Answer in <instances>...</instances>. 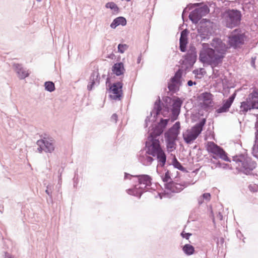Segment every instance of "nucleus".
I'll return each instance as SVG.
<instances>
[{"instance_id": "1", "label": "nucleus", "mask_w": 258, "mask_h": 258, "mask_svg": "<svg viewBox=\"0 0 258 258\" xmlns=\"http://www.w3.org/2000/svg\"><path fill=\"white\" fill-rule=\"evenodd\" d=\"M202 48L199 52V60L201 63L214 67L222 64L228 47L219 37H214L210 44L202 43Z\"/></svg>"}, {"instance_id": "2", "label": "nucleus", "mask_w": 258, "mask_h": 258, "mask_svg": "<svg viewBox=\"0 0 258 258\" xmlns=\"http://www.w3.org/2000/svg\"><path fill=\"white\" fill-rule=\"evenodd\" d=\"M175 99L172 98V103L171 106L166 105L165 107V110L169 112L171 111L169 117L167 118H161L159 121L156 123V122L151 120L152 123L148 128V136L147 141L154 142V140H159L157 137L162 135L166 128L169 122L172 123L178 119V116L180 113V109L183 104V99L182 98L175 97Z\"/></svg>"}, {"instance_id": "3", "label": "nucleus", "mask_w": 258, "mask_h": 258, "mask_svg": "<svg viewBox=\"0 0 258 258\" xmlns=\"http://www.w3.org/2000/svg\"><path fill=\"white\" fill-rule=\"evenodd\" d=\"M135 178L138 184L134 185L132 188L127 189L126 192L130 195L140 199L142 195L146 191H150V186L152 184V177L148 174H139L133 175L128 173L124 172V179H131Z\"/></svg>"}, {"instance_id": "4", "label": "nucleus", "mask_w": 258, "mask_h": 258, "mask_svg": "<svg viewBox=\"0 0 258 258\" xmlns=\"http://www.w3.org/2000/svg\"><path fill=\"white\" fill-rule=\"evenodd\" d=\"M232 158V160L236 163H241L240 167H236L237 172L235 174L243 173L246 175L254 176L252 171L257 167V163L247 153L235 155Z\"/></svg>"}, {"instance_id": "5", "label": "nucleus", "mask_w": 258, "mask_h": 258, "mask_svg": "<svg viewBox=\"0 0 258 258\" xmlns=\"http://www.w3.org/2000/svg\"><path fill=\"white\" fill-rule=\"evenodd\" d=\"M154 140V142H145L147 153L152 157H156L158 166L164 168L167 161V155L164 149L161 146L159 140Z\"/></svg>"}, {"instance_id": "6", "label": "nucleus", "mask_w": 258, "mask_h": 258, "mask_svg": "<svg viewBox=\"0 0 258 258\" xmlns=\"http://www.w3.org/2000/svg\"><path fill=\"white\" fill-rule=\"evenodd\" d=\"M107 78L106 79V91L110 93L109 98L113 100L119 101L123 97V86L122 80L111 83L112 77L110 73L108 72Z\"/></svg>"}, {"instance_id": "7", "label": "nucleus", "mask_w": 258, "mask_h": 258, "mask_svg": "<svg viewBox=\"0 0 258 258\" xmlns=\"http://www.w3.org/2000/svg\"><path fill=\"white\" fill-rule=\"evenodd\" d=\"M221 16L225 19V26L230 29L239 26L242 17L240 10L230 8L226 9Z\"/></svg>"}, {"instance_id": "8", "label": "nucleus", "mask_w": 258, "mask_h": 258, "mask_svg": "<svg viewBox=\"0 0 258 258\" xmlns=\"http://www.w3.org/2000/svg\"><path fill=\"white\" fill-rule=\"evenodd\" d=\"M246 35L240 28L235 29L233 31L231 35L229 37L228 43L230 47L236 49L244 44Z\"/></svg>"}, {"instance_id": "9", "label": "nucleus", "mask_w": 258, "mask_h": 258, "mask_svg": "<svg viewBox=\"0 0 258 258\" xmlns=\"http://www.w3.org/2000/svg\"><path fill=\"white\" fill-rule=\"evenodd\" d=\"M197 51L195 46L190 45L188 51L182 56L179 63L181 65L187 64L194 67L197 60Z\"/></svg>"}, {"instance_id": "10", "label": "nucleus", "mask_w": 258, "mask_h": 258, "mask_svg": "<svg viewBox=\"0 0 258 258\" xmlns=\"http://www.w3.org/2000/svg\"><path fill=\"white\" fill-rule=\"evenodd\" d=\"M162 102L160 99V97L158 96V98L154 102L153 110L151 111L150 115L149 116H147L145 119L144 124L145 128L148 127V122H150L151 118L152 117L153 114H154V115L152 120L153 121V122L157 121L158 115L160 113L162 109Z\"/></svg>"}, {"instance_id": "11", "label": "nucleus", "mask_w": 258, "mask_h": 258, "mask_svg": "<svg viewBox=\"0 0 258 258\" xmlns=\"http://www.w3.org/2000/svg\"><path fill=\"white\" fill-rule=\"evenodd\" d=\"M41 138L38 140V143L43 145L45 152L52 153L55 150V140L51 137L44 134L41 136Z\"/></svg>"}, {"instance_id": "12", "label": "nucleus", "mask_w": 258, "mask_h": 258, "mask_svg": "<svg viewBox=\"0 0 258 258\" xmlns=\"http://www.w3.org/2000/svg\"><path fill=\"white\" fill-rule=\"evenodd\" d=\"M236 93L235 92L227 99H223L221 105L216 109L215 112L218 114L226 113L229 111L234 100L236 97Z\"/></svg>"}, {"instance_id": "13", "label": "nucleus", "mask_w": 258, "mask_h": 258, "mask_svg": "<svg viewBox=\"0 0 258 258\" xmlns=\"http://www.w3.org/2000/svg\"><path fill=\"white\" fill-rule=\"evenodd\" d=\"M197 32L199 34L201 41L208 40L213 32V27L211 25L205 26L197 27Z\"/></svg>"}, {"instance_id": "14", "label": "nucleus", "mask_w": 258, "mask_h": 258, "mask_svg": "<svg viewBox=\"0 0 258 258\" xmlns=\"http://www.w3.org/2000/svg\"><path fill=\"white\" fill-rule=\"evenodd\" d=\"M111 70L112 72L110 75L112 79L115 78L114 75L117 77L123 76L125 72L123 62L120 61L114 63L112 66Z\"/></svg>"}, {"instance_id": "15", "label": "nucleus", "mask_w": 258, "mask_h": 258, "mask_svg": "<svg viewBox=\"0 0 258 258\" xmlns=\"http://www.w3.org/2000/svg\"><path fill=\"white\" fill-rule=\"evenodd\" d=\"M12 67L20 80L25 79L30 75V73L25 70L21 63H13Z\"/></svg>"}, {"instance_id": "16", "label": "nucleus", "mask_w": 258, "mask_h": 258, "mask_svg": "<svg viewBox=\"0 0 258 258\" xmlns=\"http://www.w3.org/2000/svg\"><path fill=\"white\" fill-rule=\"evenodd\" d=\"M100 80V77L98 71H93L90 76L89 82L87 85V90L89 91H92L95 85L99 84Z\"/></svg>"}, {"instance_id": "17", "label": "nucleus", "mask_w": 258, "mask_h": 258, "mask_svg": "<svg viewBox=\"0 0 258 258\" xmlns=\"http://www.w3.org/2000/svg\"><path fill=\"white\" fill-rule=\"evenodd\" d=\"M254 96V93H249L245 100L240 103V110L239 111L240 114H245L248 111L251 110L249 102L250 100L252 99Z\"/></svg>"}, {"instance_id": "18", "label": "nucleus", "mask_w": 258, "mask_h": 258, "mask_svg": "<svg viewBox=\"0 0 258 258\" xmlns=\"http://www.w3.org/2000/svg\"><path fill=\"white\" fill-rule=\"evenodd\" d=\"M182 85V80H176L173 79L172 80V78L169 80L167 84V88L170 92L172 93H176L179 91V88Z\"/></svg>"}, {"instance_id": "19", "label": "nucleus", "mask_w": 258, "mask_h": 258, "mask_svg": "<svg viewBox=\"0 0 258 258\" xmlns=\"http://www.w3.org/2000/svg\"><path fill=\"white\" fill-rule=\"evenodd\" d=\"M206 119L203 118L201 119L190 130L191 132L198 138L203 131V128L206 124Z\"/></svg>"}, {"instance_id": "20", "label": "nucleus", "mask_w": 258, "mask_h": 258, "mask_svg": "<svg viewBox=\"0 0 258 258\" xmlns=\"http://www.w3.org/2000/svg\"><path fill=\"white\" fill-rule=\"evenodd\" d=\"M178 185L179 183L171 180L169 183L164 184V187L169 192L170 195L171 193H178L183 190V188L178 187Z\"/></svg>"}, {"instance_id": "21", "label": "nucleus", "mask_w": 258, "mask_h": 258, "mask_svg": "<svg viewBox=\"0 0 258 258\" xmlns=\"http://www.w3.org/2000/svg\"><path fill=\"white\" fill-rule=\"evenodd\" d=\"M145 149L146 150L145 154L144 155L140 154L139 155L138 160L143 165L149 166L152 164L154 159L147 153V149L145 147Z\"/></svg>"}, {"instance_id": "22", "label": "nucleus", "mask_w": 258, "mask_h": 258, "mask_svg": "<svg viewBox=\"0 0 258 258\" xmlns=\"http://www.w3.org/2000/svg\"><path fill=\"white\" fill-rule=\"evenodd\" d=\"M127 24V21L125 17L119 16L114 19L111 23L110 27L113 29H115L117 26L121 25L124 26Z\"/></svg>"}, {"instance_id": "23", "label": "nucleus", "mask_w": 258, "mask_h": 258, "mask_svg": "<svg viewBox=\"0 0 258 258\" xmlns=\"http://www.w3.org/2000/svg\"><path fill=\"white\" fill-rule=\"evenodd\" d=\"M182 137L184 142L187 144H191L197 138L190 130H187L185 132H183Z\"/></svg>"}, {"instance_id": "24", "label": "nucleus", "mask_w": 258, "mask_h": 258, "mask_svg": "<svg viewBox=\"0 0 258 258\" xmlns=\"http://www.w3.org/2000/svg\"><path fill=\"white\" fill-rule=\"evenodd\" d=\"M180 123L179 121H176L174 124L168 129L165 133L177 137L180 134Z\"/></svg>"}, {"instance_id": "25", "label": "nucleus", "mask_w": 258, "mask_h": 258, "mask_svg": "<svg viewBox=\"0 0 258 258\" xmlns=\"http://www.w3.org/2000/svg\"><path fill=\"white\" fill-rule=\"evenodd\" d=\"M202 17L203 16L196 8L192 10L188 15L189 19L191 21L192 24H198Z\"/></svg>"}, {"instance_id": "26", "label": "nucleus", "mask_w": 258, "mask_h": 258, "mask_svg": "<svg viewBox=\"0 0 258 258\" xmlns=\"http://www.w3.org/2000/svg\"><path fill=\"white\" fill-rule=\"evenodd\" d=\"M168 165H172L174 168L177 169L184 173L188 172L186 168L182 166V164L177 159L175 156L172 159L171 163H168Z\"/></svg>"}, {"instance_id": "27", "label": "nucleus", "mask_w": 258, "mask_h": 258, "mask_svg": "<svg viewBox=\"0 0 258 258\" xmlns=\"http://www.w3.org/2000/svg\"><path fill=\"white\" fill-rule=\"evenodd\" d=\"M254 93V97L250 100L249 104L251 110L258 109V90L254 89L250 93Z\"/></svg>"}, {"instance_id": "28", "label": "nucleus", "mask_w": 258, "mask_h": 258, "mask_svg": "<svg viewBox=\"0 0 258 258\" xmlns=\"http://www.w3.org/2000/svg\"><path fill=\"white\" fill-rule=\"evenodd\" d=\"M181 248L183 253L187 256L191 255L196 252L195 247L190 244H185L181 246Z\"/></svg>"}, {"instance_id": "29", "label": "nucleus", "mask_w": 258, "mask_h": 258, "mask_svg": "<svg viewBox=\"0 0 258 258\" xmlns=\"http://www.w3.org/2000/svg\"><path fill=\"white\" fill-rule=\"evenodd\" d=\"M105 7L106 8L112 10V14L114 15L118 14L120 12L119 8L115 3L113 2L107 3L105 4Z\"/></svg>"}, {"instance_id": "30", "label": "nucleus", "mask_w": 258, "mask_h": 258, "mask_svg": "<svg viewBox=\"0 0 258 258\" xmlns=\"http://www.w3.org/2000/svg\"><path fill=\"white\" fill-rule=\"evenodd\" d=\"M210 163H211L216 165V167H218L219 168H222L223 169H229L230 170L232 169V167L228 164L222 163L220 161H214L213 159H211L209 161Z\"/></svg>"}, {"instance_id": "31", "label": "nucleus", "mask_w": 258, "mask_h": 258, "mask_svg": "<svg viewBox=\"0 0 258 258\" xmlns=\"http://www.w3.org/2000/svg\"><path fill=\"white\" fill-rule=\"evenodd\" d=\"M213 96V95L210 92H204L201 94L199 99L202 102L212 101Z\"/></svg>"}, {"instance_id": "32", "label": "nucleus", "mask_w": 258, "mask_h": 258, "mask_svg": "<svg viewBox=\"0 0 258 258\" xmlns=\"http://www.w3.org/2000/svg\"><path fill=\"white\" fill-rule=\"evenodd\" d=\"M165 172L164 174L161 176L162 180L164 182V184H166L169 182V181L172 180L171 178V172L167 169H164Z\"/></svg>"}, {"instance_id": "33", "label": "nucleus", "mask_w": 258, "mask_h": 258, "mask_svg": "<svg viewBox=\"0 0 258 258\" xmlns=\"http://www.w3.org/2000/svg\"><path fill=\"white\" fill-rule=\"evenodd\" d=\"M44 86L45 90L49 92H52L55 90L54 83L50 81H46Z\"/></svg>"}, {"instance_id": "34", "label": "nucleus", "mask_w": 258, "mask_h": 258, "mask_svg": "<svg viewBox=\"0 0 258 258\" xmlns=\"http://www.w3.org/2000/svg\"><path fill=\"white\" fill-rule=\"evenodd\" d=\"M189 31L187 29H185L180 32V37L179 38V41L188 42V35Z\"/></svg>"}, {"instance_id": "35", "label": "nucleus", "mask_w": 258, "mask_h": 258, "mask_svg": "<svg viewBox=\"0 0 258 258\" xmlns=\"http://www.w3.org/2000/svg\"><path fill=\"white\" fill-rule=\"evenodd\" d=\"M220 82L222 83L223 89L224 90L229 89L231 87L229 86L230 81L227 79V77L223 76V77L220 78Z\"/></svg>"}, {"instance_id": "36", "label": "nucleus", "mask_w": 258, "mask_h": 258, "mask_svg": "<svg viewBox=\"0 0 258 258\" xmlns=\"http://www.w3.org/2000/svg\"><path fill=\"white\" fill-rule=\"evenodd\" d=\"M200 14L203 17L205 16L210 12V8L207 5L196 8Z\"/></svg>"}, {"instance_id": "37", "label": "nucleus", "mask_w": 258, "mask_h": 258, "mask_svg": "<svg viewBox=\"0 0 258 258\" xmlns=\"http://www.w3.org/2000/svg\"><path fill=\"white\" fill-rule=\"evenodd\" d=\"M182 69L179 67L178 69L175 72L173 76L171 77L172 80L176 79V80H182V76L183 75Z\"/></svg>"}, {"instance_id": "38", "label": "nucleus", "mask_w": 258, "mask_h": 258, "mask_svg": "<svg viewBox=\"0 0 258 258\" xmlns=\"http://www.w3.org/2000/svg\"><path fill=\"white\" fill-rule=\"evenodd\" d=\"M164 137L165 142H176L177 140L176 137L168 134L167 133H164Z\"/></svg>"}, {"instance_id": "39", "label": "nucleus", "mask_w": 258, "mask_h": 258, "mask_svg": "<svg viewBox=\"0 0 258 258\" xmlns=\"http://www.w3.org/2000/svg\"><path fill=\"white\" fill-rule=\"evenodd\" d=\"M213 101L202 102L201 104V107L205 110H208L212 108Z\"/></svg>"}, {"instance_id": "40", "label": "nucleus", "mask_w": 258, "mask_h": 258, "mask_svg": "<svg viewBox=\"0 0 258 258\" xmlns=\"http://www.w3.org/2000/svg\"><path fill=\"white\" fill-rule=\"evenodd\" d=\"M166 146L167 149V151L168 153L172 152L174 150H175L176 147V142H165Z\"/></svg>"}, {"instance_id": "41", "label": "nucleus", "mask_w": 258, "mask_h": 258, "mask_svg": "<svg viewBox=\"0 0 258 258\" xmlns=\"http://www.w3.org/2000/svg\"><path fill=\"white\" fill-rule=\"evenodd\" d=\"M219 154L220 155L219 157H220V159L226 162H231L230 158L228 157V154L225 152L223 148V151H221Z\"/></svg>"}, {"instance_id": "42", "label": "nucleus", "mask_w": 258, "mask_h": 258, "mask_svg": "<svg viewBox=\"0 0 258 258\" xmlns=\"http://www.w3.org/2000/svg\"><path fill=\"white\" fill-rule=\"evenodd\" d=\"M190 37L191 40H192V42H198L199 43H201V38L200 39L199 34L196 32H192L190 34Z\"/></svg>"}, {"instance_id": "43", "label": "nucleus", "mask_w": 258, "mask_h": 258, "mask_svg": "<svg viewBox=\"0 0 258 258\" xmlns=\"http://www.w3.org/2000/svg\"><path fill=\"white\" fill-rule=\"evenodd\" d=\"M217 144L214 143L213 142H208L207 143L206 148V150L209 153H210L213 150V149L216 147Z\"/></svg>"}, {"instance_id": "44", "label": "nucleus", "mask_w": 258, "mask_h": 258, "mask_svg": "<svg viewBox=\"0 0 258 258\" xmlns=\"http://www.w3.org/2000/svg\"><path fill=\"white\" fill-rule=\"evenodd\" d=\"M189 42L179 41V49L182 52H185L187 50V46Z\"/></svg>"}, {"instance_id": "45", "label": "nucleus", "mask_w": 258, "mask_h": 258, "mask_svg": "<svg viewBox=\"0 0 258 258\" xmlns=\"http://www.w3.org/2000/svg\"><path fill=\"white\" fill-rule=\"evenodd\" d=\"M198 26H209V25H211L210 20L207 19H202L201 18V20L199 22V23L197 24Z\"/></svg>"}, {"instance_id": "46", "label": "nucleus", "mask_w": 258, "mask_h": 258, "mask_svg": "<svg viewBox=\"0 0 258 258\" xmlns=\"http://www.w3.org/2000/svg\"><path fill=\"white\" fill-rule=\"evenodd\" d=\"M128 45L126 44L119 43L117 46L118 52L123 53L128 48Z\"/></svg>"}, {"instance_id": "47", "label": "nucleus", "mask_w": 258, "mask_h": 258, "mask_svg": "<svg viewBox=\"0 0 258 258\" xmlns=\"http://www.w3.org/2000/svg\"><path fill=\"white\" fill-rule=\"evenodd\" d=\"M192 6H193L192 4H189L187 6V7L183 9L182 14V18L183 21H184V17H185L187 15L188 10L191 9L192 8Z\"/></svg>"}, {"instance_id": "48", "label": "nucleus", "mask_w": 258, "mask_h": 258, "mask_svg": "<svg viewBox=\"0 0 258 258\" xmlns=\"http://www.w3.org/2000/svg\"><path fill=\"white\" fill-rule=\"evenodd\" d=\"M253 4H252L251 2H248L245 3H243L242 5V9L244 11H246L247 10L250 11V9L251 7H252V5Z\"/></svg>"}, {"instance_id": "49", "label": "nucleus", "mask_w": 258, "mask_h": 258, "mask_svg": "<svg viewBox=\"0 0 258 258\" xmlns=\"http://www.w3.org/2000/svg\"><path fill=\"white\" fill-rule=\"evenodd\" d=\"M254 128L255 130L254 145H258V119L255 122Z\"/></svg>"}, {"instance_id": "50", "label": "nucleus", "mask_w": 258, "mask_h": 258, "mask_svg": "<svg viewBox=\"0 0 258 258\" xmlns=\"http://www.w3.org/2000/svg\"><path fill=\"white\" fill-rule=\"evenodd\" d=\"M192 73L195 75H201L203 76L206 73L204 68L196 69L192 71Z\"/></svg>"}, {"instance_id": "51", "label": "nucleus", "mask_w": 258, "mask_h": 258, "mask_svg": "<svg viewBox=\"0 0 258 258\" xmlns=\"http://www.w3.org/2000/svg\"><path fill=\"white\" fill-rule=\"evenodd\" d=\"M181 69H182L183 73L185 76L193 67H191L189 65L184 64L181 65L179 67Z\"/></svg>"}, {"instance_id": "52", "label": "nucleus", "mask_w": 258, "mask_h": 258, "mask_svg": "<svg viewBox=\"0 0 258 258\" xmlns=\"http://www.w3.org/2000/svg\"><path fill=\"white\" fill-rule=\"evenodd\" d=\"M53 189V185L51 184H49L46 186V189H45V192L48 196H50L52 195Z\"/></svg>"}, {"instance_id": "53", "label": "nucleus", "mask_w": 258, "mask_h": 258, "mask_svg": "<svg viewBox=\"0 0 258 258\" xmlns=\"http://www.w3.org/2000/svg\"><path fill=\"white\" fill-rule=\"evenodd\" d=\"M223 151V148L216 145V147L213 149L212 152L210 153L211 154H219L221 151Z\"/></svg>"}, {"instance_id": "54", "label": "nucleus", "mask_w": 258, "mask_h": 258, "mask_svg": "<svg viewBox=\"0 0 258 258\" xmlns=\"http://www.w3.org/2000/svg\"><path fill=\"white\" fill-rule=\"evenodd\" d=\"M169 192L168 191L164 190L163 192H158L157 196H155V198L159 197L160 199H162L163 197H169Z\"/></svg>"}, {"instance_id": "55", "label": "nucleus", "mask_w": 258, "mask_h": 258, "mask_svg": "<svg viewBox=\"0 0 258 258\" xmlns=\"http://www.w3.org/2000/svg\"><path fill=\"white\" fill-rule=\"evenodd\" d=\"M252 153L253 156L258 159V145H253Z\"/></svg>"}, {"instance_id": "56", "label": "nucleus", "mask_w": 258, "mask_h": 258, "mask_svg": "<svg viewBox=\"0 0 258 258\" xmlns=\"http://www.w3.org/2000/svg\"><path fill=\"white\" fill-rule=\"evenodd\" d=\"M192 234L189 232H185L184 231H182L180 233V236L183 238H185V239H189L190 236H191Z\"/></svg>"}, {"instance_id": "57", "label": "nucleus", "mask_w": 258, "mask_h": 258, "mask_svg": "<svg viewBox=\"0 0 258 258\" xmlns=\"http://www.w3.org/2000/svg\"><path fill=\"white\" fill-rule=\"evenodd\" d=\"M73 182H74V187H77L78 183V182H79L78 174V173H77V171H76L75 172V175H74V177L73 178Z\"/></svg>"}, {"instance_id": "58", "label": "nucleus", "mask_w": 258, "mask_h": 258, "mask_svg": "<svg viewBox=\"0 0 258 258\" xmlns=\"http://www.w3.org/2000/svg\"><path fill=\"white\" fill-rule=\"evenodd\" d=\"M36 144L38 146L37 151L39 153H41L43 151L45 152V149L42 143H38V140H37L36 142Z\"/></svg>"}, {"instance_id": "59", "label": "nucleus", "mask_w": 258, "mask_h": 258, "mask_svg": "<svg viewBox=\"0 0 258 258\" xmlns=\"http://www.w3.org/2000/svg\"><path fill=\"white\" fill-rule=\"evenodd\" d=\"M203 199L204 200H206V201H209L211 199V194L209 192H205L203 194L201 195Z\"/></svg>"}, {"instance_id": "60", "label": "nucleus", "mask_w": 258, "mask_h": 258, "mask_svg": "<svg viewBox=\"0 0 258 258\" xmlns=\"http://www.w3.org/2000/svg\"><path fill=\"white\" fill-rule=\"evenodd\" d=\"M248 189L252 192H256L257 191V186H256V184H254V185H252V184H249L248 186Z\"/></svg>"}, {"instance_id": "61", "label": "nucleus", "mask_w": 258, "mask_h": 258, "mask_svg": "<svg viewBox=\"0 0 258 258\" xmlns=\"http://www.w3.org/2000/svg\"><path fill=\"white\" fill-rule=\"evenodd\" d=\"M209 8H211L213 9V11H215V8L216 7V2H208V5Z\"/></svg>"}, {"instance_id": "62", "label": "nucleus", "mask_w": 258, "mask_h": 258, "mask_svg": "<svg viewBox=\"0 0 258 258\" xmlns=\"http://www.w3.org/2000/svg\"><path fill=\"white\" fill-rule=\"evenodd\" d=\"M64 170L63 167H61L58 170V182L61 181V175Z\"/></svg>"}, {"instance_id": "63", "label": "nucleus", "mask_w": 258, "mask_h": 258, "mask_svg": "<svg viewBox=\"0 0 258 258\" xmlns=\"http://www.w3.org/2000/svg\"><path fill=\"white\" fill-rule=\"evenodd\" d=\"M255 60H256V57L255 56L251 57V59H250V64H251V66L253 68H254V69L256 68Z\"/></svg>"}, {"instance_id": "64", "label": "nucleus", "mask_w": 258, "mask_h": 258, "mask_svg": "<svg viewBox=\"0 0 258 258\" xmlns=\"http://www.w3.org/2000/svg\"><path fill=\"white\" fill-rule=\"evenodd\" d=\"M4 258H14V257L11 253L7 251H5Z\"/></svg>"}]
</instances>
